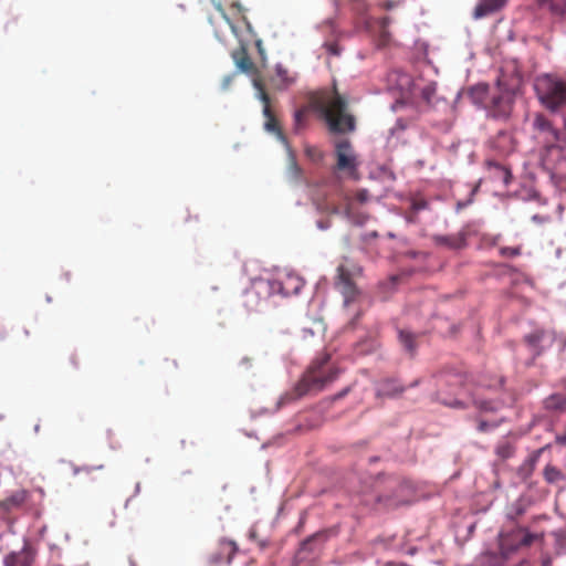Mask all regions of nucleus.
Segmentation results:
<instances>
[{
    "label": "nucleus",
    "instance_id": "42",
    "mask_svg": "<svg viewBox=\"0 0 566 566\" xmlns=\"http://www.w3.org/2000/svg\"><path fill=\"white\" fill-rule=\"evenodd\" d=\"M305 116H306V111L305 109L296 111L295 114H294L295 124L297 126H300L303 123Z\"/></svg>",
    "mask_w": 566,
    "mask_h": 566
},
{
    "label": "nucleus",
    "instance_id": "31",
    "mask_svg": "<svg viewBox=\"0 0 566 566\" xmlns=\"http://www.w3.org/2000/svg\"><path fill=\"white\" fill-rule=\"evenodd\" d=\"M390 23V19L388 17H384L377 21L378 29H379V42L381 45H386L389 42V32L387 31V28Z\"/></svg>",
    "mask_w": 566,
    "mask_h": 566
},
{
    "label": "nucleus",
    "instance_id": "11",
    "mask_svg": "<svg viewBox=\"0 0 566 566\" xmlns=\"http://www.w3.org/2000/svg\"><path fill=\"white\" fill-rule=\"evenodd\" d=\"M268 285L271 293L291 296L300 293L304 286V282L298 275L286 273L277 279L269 281Z\"/></svg>",
    "mask_w": 566,
    "mask_h": 566
},
{
    "label": "nucleus",
    "instance_id": "25",
    "mask_svg": "<svg viewBox=\"0 0 566 566\" xmlns=\"http://www.w3.org/2000/svg\"><path fill=\"white\" fill-rule=\"evenodd\" d=\"M368 199H369V192L366 189H360V190L356 191V193L354 195L353 198H346V206L344 208L345 216L348 219L356 221L355 216H354L355 202L365 203Z\"/></svg>",
    "mask_w": 566,
    "mask_h": 566
},
{
    "label": "nucleus",
    "instance_id": "4",
    "mask_svg": "<svg viewBox=\"0 0 566 566\" xmlns=\"http://www.w3.org/2000/svg\"><path fill=\"white\" fill-rule=\"evenodd\" d=\"M534 88L542 105L551 112L566 108V78L543 74L535 80Z\"/></svg>",
    "mask_w": 566,
    "mask_h": 566
},
{
    "label": "nucleus",
    "instance_id": "36",
    "mask_svg": "<svg viewBox=\"0 0 566 566\" xmlns=\"http://www.w3.org/2000/svg\"><path fill=\"white\" fill-rule=\"evenodd\" d=\"M524 514V507L521 503H516L512 506L507 513L509 518L516 520L518 516Z\"/></svg>",
    "mask_w": 566,
    "mask_h": 566
},
{
    "label": "nucleus",
    "instance_id": "2",
    "mask_svg": "<svg viewBox=\"0 0 566 566\" xmlns=\"http://www.w3.org/2000/svg\"><path fill=\"white\" fill-rule=\"evenodd\" d=\"M325 120L333 133H348L355 129V117L349 112L348 99L338 93L334 85L332 94L317 103Z\"/></svg>",
    "mask_w": 566,
    "mask_h": 566
},
{
    "label": "nucleus",
    "instance_id": "14",
    "mask_svg": "<svg viewBox=\"0 0 566 566\" xmlns=\"http://www.w3.org/2000/svg\"><path fill=\"white\" fill-rule=\"evenodd\" d=\"M231 57L241 72L249 75L258 74V69L248 53V45L243 41H240V45L232 51Z\"/></svg>",
    "mask_w": 566,
    "mask_h": 566
},
{
    "label": "nucleus",
    "instance_id": "21",
    "mask_svg": "<svg viewBox=\"0 0 566 566\" xmlns=\"http://www.w3.org/2000/svg\"><path fill=\"white\" fill-rule=\"evenodd\" d=\"M294 76L289 74V71L282 65H276L275 74L271 77V85L275 90H285L294 83Z\"/></svg>",
    "mask_w": 566,
    "mask_h": 566
},
{
    "label": "nucleus",
    "instance_id": "48",
    "mask_svg": "<svg viewBox=\"0 0 566 566\" xmlns=\"http://www.w3.org/2000/svg\"><path fill=\"white\" fill-rule=\"evenodd\" d=\"M449 378H451V379H452V384H455V385L460 384V379H459V377H458V376H454V375H453V376H450ZM444 382H451V380L446 379V380H444Z\"/></svg>",
    "mask_w": 566,
    "mask_h": 566
},
{
    "label": "nucleus",
    "instance_id": "24",
    "mask_svg": "<svg viewBox=\"0 0 566 566\" xmlns=\"http://www.w3.org/2000/svg\"><path fill=\"white\" fill-rule=\"evenodd\" d=\"M405 391V387L395 379H386L380 382L377 395L382 397H396Z\"/></svg>",
    "mask_w": 566,
    "mask_h": 566
},
{
    "label": "nucleus",
    "instance_id": "39",
    "mask_svg": "<svg viewBox=\"0 0 566 566\" xmlns=\"http://www.w3.org/2000/svg\"><path fill=\"white\" fill-rule=\"evenodd\" d=\"M103 468H104L103 465H98V467L83 465L81 468H75L74 469V473L78 474V473L83 472V473H86V474H91L92 471H94V470H102Z\"/></svg>",
    "mask_w": 566,
    "mask_h": 566
},
{
    "label": "nucleus",
    "instance_id": "20",
    "mask_svg": "<svg viewBox=\"0 0 566 566\" xmlns=\"http://www.w3.org/2000/svg\"><path fill=\"white\" fill-rule=\"evenodd\" d=\"M543 407L551 413H563L566 411V394L554 392L543 400Z\"/></svg>",
    "mask_w": 566,
    "mask_h": 566
},
{
    "label": "nucleus",
    "instance_id": "13",
    "mask_svg": "<svg viewBox=\"0 0 566 566\" xmlns=\"http://www.w3.org/2000/svg\"><path fill=\"white\" fill-rule=\"evenodd\" d=\"M524 340L535 355H539L543 350L553 346L555 333L549 329L538 328L525 335Z\"/></svg>",
    "mask_w": 566,
    "mask_h": 566
},
{
    "label": "nucleus",
    "instance_id": "15",
    "mask_svg": "<svg viewBox=\"0 0 566 566\" xmlns=\"http://www.w3.org/2000/svg\"><path fill=\"white\" fill-rule=\"evenodd\" d=\"M34 554L29 546H24L19 552H12L4 557V566H32Z\"/></svg>",
    "mask_w": 566,
    "mask_h": 566
},
{
    "label": "nucleus",
    "instance_id": "44",
    "mask_svg": "<svg viewBox=\"0 0 566 566\" xmlns=\"http://www.w3.org/2000/svg\"><path fill=\"white\" fill-rule=\"evenodd\" d=\"M427 206H428V203H427V201H426V200H423V199L415 200V201L412 202V209H413L415 211L423 210V209H426V208H427Z\"/></svg>",
    "mask_w": 566,
    "mask_h": 566
},
{
    "label": "nucleus",
    "instance_id": "52",
    "mask_svg": "<svg viewBox=\"0 0 566 566\" xmlns=\"http://www.w3.org/2000/svg\"><path fill=\"white\" fill-rule=\"evenodd\" d=\"M538 454L533 455L530 461L534 464L537 461Z\"/></svg>",
    "mask_w": 566,
    "mask_h": 566
},
{
    "label": "nucleus",
    "instance_id": "41",
    "mask_svg": "<svg viewBox=\"0 0 566 566\" xmlns=\"http://www.w3.org/2000/svg\"><path fill=\"white\" fill-rule=\"evenodd\" d=\"M318 209L322 210V211L328 212L331 214L339 213V208L334 206V205H332V206H329V205L321 206L319 205Z\"/></svg>",
    "mask_w": 566,
    "mask_h": 566
},
{
    "label": "nucleus",
    "instance_id": "6",
    "mask_svg": "<svg viewBox=\"0 0 566 566\" xmlns=\"http://www.w3.org/2000/svg\"><path fill=\"white\" fill-rule=\"evenodd\" d=\"M539 163L552 177H566V138L548 144L539 150Z\"/></svg>",
    "mask_w": 566,
    "mask_h": 566
},
{
    "label": "nucleus",
    "instance_id": "29",
    "mask_svg": "<svg viewBox=\"0 0 566 566\" xmlns=\"http://www.w3.org/2000/svg\"><path fill=\"white\" fill-rule=\"evenodd\" d=\"M514 452V446L506 440L501 441L495 448V454L503 461L512 458Z\"/></svg>",
    "mask_w": 566,
    "mask_h": 566
},
{
    "label": "nucleus",
    "instance_id": "35",
    "mask_svg": "<svg viewBox=\"0 0 566 566\" xmlns=\"http://www.w3.org/2000/svg\"><path fill=\"white\" fill-rule=\"evenodd\" d=\"M474 406L480 409L481 411H495L497 409V406L493 401L488 400H474Z\"/></svg>",
    "mask_w": 566,
    "mask_h": 566
},
{
    "label": "nucleus",
    "instance_id": "45",
    "mask_svg": "<svg viewBox=\"0 0 566 566\" xmlns=\"http://www.w3.org/2000/svg\"><path fill=\"white\" fill-rule=\"evenodd\" d=\"M555 441L559 446H566V429L565 432L556 436Z\"/></svg>",
    "mask_w": 566,
    "mask_h": 566
},
{
    "label": "nucleus",
    "instance_id": "5",
    "mask_svg": "<svg viewBox=\"0 0 566 566\" xmlns=\"http://www.w3.org/2000/svg\"><path fill=\"white\" fill-rule=\"evenodd\" d=\"M375 500L385 507H397L408 503L411 486L396 476H378L374 483Z\"/></svg>",
    "mask_w": 566,
    "mask_h": 566
},
{
    "label": "nucleus",
    "instance_id": "37",
    "mask_svg": "<svg viewBox=\"0 0 566 566\" xmlns=\"http://www.w3.org/2000/svg\"><path fill=\"white\" fill-rule=\"evenodd\" d=\"M437 396H438V399L441 400L442 403L447 405V406H450V407H454V408H464L465 405L460 401L459 399H453V400H447V399H443L441 396H442V392L439 390L437 392Z\"/></svg>",
    "mask_w": 566,
    "mask_h": 566
},
{
    "label": "nucleus",
    "instance_id": "7",
    "mask_svg": "<svg viewBox=\"0 0 566 566\" xmlns=\"http://www.w3.org/2000/svg\"><path fill=\"white\" fill-rule=\"evenodd\" d=\"M541 536L528 532L525 527H515L509 532H502L499 536V548L503 558H509L512 554L524 547H530Z\"/></svg>",
    "mask_w": 566,
    "mask_h": 566
},
{
    "label": "nucleus",
    "instance_id": "47",
    "mask_svg": "<svg viewBox=\"0 0 566 566\" xmlns=\"http://www.w3.org/2000/svg\"><path fill=\"white\" fill-rule=\"evenodd\" d=\"M479 431L484 432L488 429V422L480 421L478 426Z\"/></svg>",
    "mask_w": 566,
    "mask_h": 566
},
{
    "label": "nucleus",
    "instance_id": "18",
    "mask_svg": "<svg viewBox=\"0 0 566 566\" xmlns=\"http://www.w3.org/2000/svg\"><path fill=\"white\" fill-rule=\"evenodd\" d=\"M485 167L491 179L502 181L504 186H509L511 184L512 172L509 167L495 160H486Z\"/></svg>",
    "mask_w": 566,
    "mask_h": 566
},
{
    "label": "nucleus",
    "instance_id": "38",
    "mask_svg": "<svg viewBox=\"0 0 566 566\" xmlns=\"http://www.w3.org/2000/svg\"><path fill=\"white\" fill-rule=\"evenodd\" d=\"M405 2V0H385L380 7L385 10H392V9H396L398 7H400L402 3Z\"/></svg>",
    "mask_w": 566,
    "mask_h": 566
},
{
    "label": "nucleus",
    "instance_id": "12",
    "mask_svg": "<svg viewBox=\"0 0 566 566\" xmlns=\"http://www.w3.org/2000/svg\"><path fill=\"white\" fill-rule=\"evenodd\" d=\"M336 158L338 170L347 171L350 176L356 174L358 163L349 140L343 139L336 144Z\"/></svg>",
    "mask_w": 566,
    "mask_h": 566
},
{
    "label": "nucleus",
    "instance_id": "51",
    "mask_svg": "<svg viewBox=\"0 0 566 566\" xmlns=\"http://www.w3.org/2000/svg\"><path fill=\"white\" fill-rule=\"evenodd\" d=\"M398 280H399L398 276H391L390 277V283L395 285Z\"/></svg>",
    "mask_w": 566,
    "mask_h": 566
},
{
    "label": "nucleus",
    "instance_id": "46",
    "mask_svg": "<svg viewBox=\"0 0 566 566\" xmlns=\"http://www.w3.org/2000/svg\"><path fill=\"white\" fill-rule=\"evenodd\" d=\"M255 45H256V48H258V51H259L260 55H261V56H263V54H264V49H263V46H262V41H261V40H256V41H255Z\"/></svg>",
    "mask_w": 566,
    "mask_h": 566
},
{
    "label": "nucleus",
    "instance_id": "30",
    "mask_svg": "<svg viewBox=\"0 0 566 566\" xmlns=\"http://www.w3.org/2000/svg\"><path fill=\"white\" fill-rule=\"evenodd\" d=\"M378 346L375 337H368L357 343L356 350L360 355H366L374 352Z\"/></svg>",
    "mask_w": 566,
    "mask_h": 566
},
{
    "label": "nucleus",
    "instance_id": "34",
    "mask_svg": "<svg viewBox=\"0 0 566 566\" xmlns=\"http://www.w3.org/2000/svg\"><path fill=\"white\" fill-rule=\"evenodd\" d=\"M499 252L503 258H515L522 253L521 247H502Z\"/></svg>",
    "mask_w": 566,
    "mask_h": 566
},
{
    "label": "nucleus",
    "instance_id": "26",
    "mask_svg": "<svg viewBox=\"0 0 566 566\" xmlns=\"http://www.w3.org/2000/svg\"><path fill=\"white\" fill-rule=\"evenodd\" d=\"M398 337L400 344L403 346L405 350L410 355L413 356L417 350V335L411 333L410 331L406 329H399L398 331Z\"/></svg>",
    "mask_w": 566,
    "mask_h": 566
},
{
    "label": "nucleus",
    "instance_id": "23",
    "mask_svg": "<svg viewBox=\"0 0 566 566\" xmlns=\"http://www.w3.org/2000/svg\"><path fill=\"white\" fill-rule=\"evenodd\" d=\"M434 241L440 245H446L450 249H462L465 247V234L459 232L450 235H438Z\"/></svg>",
    "mask_w": 566,
    "mask_h": 566
},
{
    "label": "nucleus",
    "instance_id": "40",
    "mask_svg": "<svg viewBox=\"0 0 566 566\" xmlns=\"http://www.w3.org/2000/svg\"><path fill=\"white\" fill-rule=\"evenodd\" d=\"M231 8H232L233 10H235V11L238 12V14L241 17V19L247 23V25H248V27H250V25H249V23H248V21H247L245 15H244V9H243V7H242L240 3H238V2H233V3L231 4Z\"/></svg>",
    "mask_w": 566,
    "mask_h": 566
},
{
    "label": "nucleus",
    "instance_id": "3",
    "mask_svg": "<svg viewBox=\"0 0 566 566\" xmlns=\"http://www.w3.org/2000/svg\"><path fill=\"white\" fill-rule=\"evenodd\" d=\"M331 356L325 354L323 357L313 361L303 377L295 386L296 397H302L311 392H318L327 385L337 379L340 370L337 367H326Z\"/></svg>",
    "mask_w": 566,
    "mask_h": 566
},
{
    "label": "nucleus",
    "instance_id": "9",
    "mask_svg": "<svg viewBox=\"0 0 566 566\" xmlns=\"http://www.w3.org/2000/svg\"><path fill=\"white\" fill-rule=\"evenodd\" d=\"M359 271L357 266L349 269L345 264H339L337 268L336 286L344 297L345 306H349L352 303L356 302L360 295L359 290L353 281V276Z\"/></svg>",
    "mask_w": 566,
    "mask_h": 566
},
{
    "label": "nucleus",
    "instance_id": "17",
    "mask_svg": "<svg viewBox=\"0 0 566 566\" xmlns=\"http://www.w3.org/2000/svg\"><path fill=\"white\" fill-rule=\"evenodd\" d=\"M29 493L25 490H18L11 493L3 500H0V511L2 513H10L12 511L19 510L23 506L25 501L28 500Z\"/></svg>",
    "mask_w": 566,
    "mask_h": 566
},
{
    "label": "nucleus",
    "instance_id": "27",
    "mask_svg": "<svg viewBox=\"0 0 566 566\" xmlns=\"http://www.w3.org/2000/svg\"><path fill=\"white\" fill-rule=\"evenodd\" d=\"M259 293L254 290H247L243 294L242 304L248 312H255L260 307Z\"/></svg>",
    "mask_w": 566,
    "mask_h": 566
},
{
    "label": "nucleus",
    "instance_id": "19",
    "mask_svg": "<svg viewBox=\"0 0 566 566\" xmlns=\"http://www.w3.org/2000/svg\"><path fill=\"white\" fill-rule=\"evenodd\" d=\"M507 0H480L473 11L474 19H482L501 10Z\"/></svg>",
    "mask_w": 566,
    "mask_h": 566
},
{
    "label": "nucleus",
    "instance_id": "28",
    "mask_svg": "<svg viewBox=\"0 0 566 566\" xmlns=\"http://www.w3.org/2000/svg\"><path fill=\"white\" fill-rule=\"evenodd\" d=\"M543 474L545 481L549 484L557 483L564 479L563 472L552 464L545 467Z\"/></svg>",
    "mask_w": 566,
    "mask_h": 566
},
{
    "label": "nucleus",
    "instance_id": "1",
    "mask_svg": "<svg viewBox=\"0 0 566 566\" xmlns=\"http://www.w3.org/2000/svg\"><path fill=\"white\" fill-rule=\"evenodd\" d=\"M473 101L482 105L492 117L507 118L513 108V92L504 87L501 81L491 88L486 84H478L471 90Z\"/></svg>",
    "mask_w": 566,
    "mask_h": 566
},
{
    "label": "nucleus",
    "instance_id": "22",
    "mask_svg": "<svg viewBox=\"0 0 566 566\" xmlns=\"http://www.w3.org/2000/svg\"><path fill=\"white\" fill-rule=\"evenodd\" d=\"M541 7L566 22V0H541Z\"/></svg>",
    "mask_w": 566,
    "mask_h": 566
},
{
    "label": "nucleus",
    "instance_id": "32",
    "mask_svg": "<svg viewBox=\"0 0 566 566\" xmlns=\"http://www.w3.org/2000/svg\"><path fill=\"white\" fill-rule=\"evenodd\" d=\"M209 1L213 4L216 10L220 13L221 19L230 27L232 32L234 34H237V27H235L234 22L227 15V13L222 7L223 0H209Z\"/></svg>",
    "mask_w": 566,
    "mask_h": 566
},
{
    "label": "nucleus",
    "instance_id": "50",
    "mask_svg": "<svg viewBox=\"0 0 566 566\" xmlns=\"http://www.w3.org/2000/svg\"><path fill=\"white\" fill-rule=\"evenodd\" d=\"M317 226H318L321 229H327V228H328V224H327V223H324L323 221H318V222H317Z\"/></svg>",
    "mask_w": 566,
    "mask_h": 566
},
{
    "label": "nucleus",
    "instance_id": "16",
    "mask_svg": "<svg viewBox=\"0 0 566 566\" xmlns=\"http://www.w3.org/2000/svg\"><path fill=\"white\" fill-rule=\"evenodd\" d=\"M238 547L234 542L222 539L219 542L218 552L210 555V562L212 564H229L233 558Z\"/></svg>",
    "mask_w": 566,
    "mask_h": 566
},
{
    "label": "nucleus",
    "instance_id": "8",
    "mask_svg": "<svg viewBox=\"0 0 566 566\" xmlns=\"http://www.w3.org/2000/svg\"><path fill=\"white\" fill-rule=\"evenodd\" d=\"M532 129L535 140L542 145V147L566 138V129L555 127L552 120L542 113L535 114L532 122Z\"/></svg>",
    "mask_w": 566,
    "mask_h": 566
},
{
    "label": "nucleus",
    "instance_id": "33",
    "mask_svg": "<svg viewBox=\"0 0 566 566\" xmlns=\"http://www.w3.org/2000/svg\"><path fill=\"white\" fill-rule=\"evenodd\" d=\"M325 535L323 533H316L312 536H310L308 538H306L302 544H301V548H300V553H303V552H313L315 548H314V544L321 539V538H324Z\"/></svg>",
    "mask_w": 566,
    "mask_h": 566
},
{
    "label": "nucleus",
    "instance_id": "10",
    "mask_svg": "<svg viewBox=\"0 0 566 566\" xmlns=\"http://www.w3.org/2000/svg\"><path fill=\"white\" fill-rule=\"evenodd\" d=\"M253 85L258 91V97L261 99L263 104V116L265 117L264 128L266 132L275 134L281 140H284V135L280 125L279 119L276 118L274 112L271 107V98L269 94L265 92L264 85L260 78H253Z\"/></svg>",
    "mask_w": 566,
    "mask_h": 566
},
{
    "label": "nucleus",
    "instance_id": "43",
    "mask_svg": "<svg viewBox=\"0 0 566 566\" xmlns=\"http://www.w3.org/2000/svg\"><path fill=\"white\" fill-rule=\"evenodd\" d=\"M499 239H500V235H495V237L485 235V237H483V243L488 247H494L497 244Z\"/></svg>",
    "mask_w": 566,
    "mask_h": 566
},
{
    "label": "nucleus",
    "instance_id": "49",
    "mask_svg": "<svg viewBox=\"0 0 566 566\" xmlns=\"http://www.w3.org/2000/svg\"><path fill=\"white\" fill-rule=\"evenodd\" d=\"M348 389H345L335 396V399H340L347 394Z\"/></svg>",
    "mask_w": 566,
    "mask_h": 566
}]
</instances>
